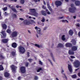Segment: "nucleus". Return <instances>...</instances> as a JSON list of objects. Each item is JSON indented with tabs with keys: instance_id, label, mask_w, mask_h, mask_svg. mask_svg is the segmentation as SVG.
Listing matches in <instances>:
<instances>
[{
	"instance_id": "nucleus-50",
	"label": "nucleus",
	"mask_w": 80,
	"mask_h": 80,
	"mask_svg": "<svg viewBox=\"0 0 80 80\" xmlns=\"http://www.w3.org/2000/svg\"><path fill=\"white\" fill-rule=\"evenodd\" d=\"M29 54H30V53H29V52H28L27 53V54L28 57H29L30 56L29 55Z\"/></svg>"
},
{
	"instance_id": "nucleus-5",
	"label": "nucleus",
	"mask_w": 80,
	"mask_h": 80,
	"mask_svg": "<svg viewBox=\"0 0 80 80\" xmlns=\"http://www.w3.org/2000/svg\"><path fill=\"white\" fill-rule=\"evenodd\" d=\"M35 28L37 30V32L38 34H41V29L40 28H38L37 27H35Z\"/></svg>"
},
{
	"instance_id": "nucleus-20",
	"label": "nucleus",
	"mask_w": 80,
	"mask_h": 80,
	"mask_svg": "<svg viewBox=\"0 0 80 80\" xmlns=\"http://www.w3.org/2000/svg\"><path fill=\"white\" fill-rule=\"evenodd\" d=\"M61 38L63 41H65V40H66V38H65V35L62 36Z\"/></svg>"
},
{
	"instance_id": "nucleus-43",
	"label": "nucleus",
	"mask_w": 80,
	"mask_h": 80,
	"mask_svg": "<svg viewBox=\"0 0 80 80\" xmlns=\"http://www.w3.org/2000/svg\"><path fill=\"white\" fill-rule=\"evenodd\" d=\"M47 29V27H45L43 28V30H46Z\"/></svg>"
},
{
	"instance_id": "nucleus-55",
	"label": "nucleus",
	"mask_w": 80,
	"mask_h": 80,
	"mask_svg": "<svg viewBox=\"0 0 80 80\" xmlns=\"http://www.w3.org/2000/svg\"><path fill=\"white\" fill-rule=\"evenodd\" d=\"M42 8H43V9H46V7H45L44 6H43L42 7Z\"/></svg>"
},
{
	"instance_id": "nucleus-42",
	"label": "nucleus",
	"mask_w": 80,
	"mask_h": 80,
	"mask_svg": "<svg viewBox=\"0 0 80 80\" xmlns=\"http://www.w3.org/2000/svg\"><path fill=\"white\" fill-rule=\"evenodd\" d=\"M63 18V17H58V18L59 19V20H60V19H62V18Z\"/></svg>"
},
{
	"instance_id": "nucleus-53",
	"label": "nucleus",
	"mask_w": 80,
	"mask_h": 80,
	"mask_svg": "<svg viewBox=\"0 0 80 80\" xmlns=\"http://www.w3.org/2000/svg\"><path fill=\"white\" fill-rule=\"evenodd\" d=\"M69 60L71 62H73V60L70 58H69Z\"/></svg>"
},
{
	"instance_id": "nucleus-63",
	"label": "nucleus",
	"mask_w": 80,
	"mask_h": 80,
	"mask_svg": "<svg viewBox=\"0 0 80 80\" xmlns=\"http://www.w3.org/2000/svg\"><path fill=\"white\" fill-rule=\"evenodd\" d=\"M78 36L80 37V32H79L78 33Z\"/></svg>"
},
{
	"instance_id": "nucleus-34",
	"label": "nucleus",
	"mask_w": 80,
	"mask_h": 80,
	"mask_svg": "<svg viewBox=\"0 0 80 80\" xmlns=\"http://www.w3.org/2000/svg\"><path fill=\"white\" fill-rule=\"evenodd\" d=\"M0 57L2 59H3V58H5V57L3 56V55L1 54H0Z\"/></svg>"
},
{
	"instance_id": "nucleus-49",
	"label": "nucleus",
	"mask_w": 80,
	"mask_h": 80,
	"mask_svg": "<svg viewBox=\"0 0 80 80\" xmlns=\"http://www.w3.org/2000/svg\"><path fill=\"white\" fill-rule=\"evenodd\" d=\"M38 77L37 76H35V79L36 80H38Z\"/></svg>"
},
{
	"instance_id": "nucleus-23",
	"label": "nucleus",
	"mask_w": 80,
	"mask_h": 80,
	"mask_svg": "<svg viewBox=\"0 0 80 80\" xmlns=\"http://www.w3.org/2000/svg\"><path fill=\"white\" fill-rule=\"evenodd\" d=\"M75 4L76 5H80V2L77 1H75Z\"/></svg>"
},
{
	"instance_id": "nucleus-2",
	"label": "nucleus",
	"mask_w": 80,
	"mask_h": 80,
	"mask_svg": "<svg viewBox=\"0 0 80 80\" xmlns=\"http://www.w3.org/2000/svg\"><path fill=\"white\" fill-rule=\"evenodd\" d=\"M30 12L32 13V14L35 17H38V14L37 12H36V10L35 9H30Z\"/></svg>"
},
{
	"instance_id": "nucleus-61",
	"label": "nucleus",
	"mask_w": 80,
	"mask_h": 80,
	"mask_svg": "<svg viewBox=\"0 0 80 80\" xmlns=\"http://www.w3.org/2000/svg\"><path fill=\"white\" fill-rule=\"evenodd\" d=\"M2 80V77L0 76V80Z\"/></svg>"
},
{
	"instance_id": "nucleus-39",
	"label": "nucleus",
	"mask_w": 80,
	"mask_h": 80,
	"mask_svg": "<svg viewBox=\"0 0 80 80\" xmlns=\"http://www.w3.org/2000/svg\"><path fill=\"white\" fill-rule=\"evenodd\" d=\"M45 20V19L44 18H43L41 20L42 22H44Z\"/></svg>"
},
{
	"instance_id": "nucleus-6",
	"label": "nucleus",
	"mask_w": 80,
	"mask_h": 80,
	"mask_svg": "<svg viewBox=\"0 0 80 80\" xmlns=\"http://www.w3.org/2000/svg\"><path fill=\"white\" fill-rule=\"evenodd\" d=\"M21 71L22 73H25L26 70H25V67H22L20 68Z\"/></svg>"
},
{
	"instance_id": "nucleus-30",
	"label": "nucleus",
	"mask_w": 80,
	"mask_h": 80,
	"mask_svg": "<svg viewBox=\"0 0 80 80\" xmlns=\"http://www.w3.org/2000/svg\"><path fill=\"white\" fill-rule=\"evenodd\" d=\"M7 33H11V30L10 29H7L6 31Z\"/></svg>"
},
{
	"instance_id": "nucleus-8",
	"label": "nucleus",
	"mask_w": 80,
	"mask_h": 80,
	"mask_svg": "<svg viewBox=\"0 0 80 80\" xmlns=\"http://www.w3.org/2000/svg\"><path fill=\"white\" fill-rule=\"evenodd\" d=\"M17 35H18V32L15 31L13 32L12 34V37H17Z\"/></svg>"
},
{
	"instance_id": "nucleus-7",
	"label": "nucleus",
	"mask_w": 80,
	"mask_h": 80,
	"mask_svg": "<svg viewBox=\"0 0 80 80\" xmlns=\"http://www.w3.org/2000/svg\"><path fill=\"white\" fill-rule=\"evenodd\" d=\"M76 10V8H75L74 7L72 8H69V10L70 12H71V13H74L75 12V10Z\"/></svg>"
},
{
	"instance_id": "nucleus-11",
	"label": "nucleus",
	"mask_w": 80,
	"mask_h": 80,
	"mask_svg": "<svg viewBox=\"0 0 80 80\" xmlns=\"http://www.w3.org/2000/svg\"><path fill=\"white\" fill-rule=\"evenodd\" d=\"M68 70L70 72H72V70H73L72 69V66L68 64Z\"/></svg>"
},
{
	"instance_id": "nucleus-3",
	"label": "nucleus",
	"mask_w": 80,
	"mask_h": 80,
	"mask_svg": "<svg viewBox=\"0 0 80 80\" xmlns=\"http://www.w3.org/2000/svg\"><path fill=\"white\" fill-rule=\"evenodd\" d=\"M18 49L20 53H23L25 52V48L21 46L19 47Z\"/></svg>"
},
{
	"instance_id": "nucleus-47",
	"label": "nucleus",
	"mask_w": 80,
	"mask_h": 80,
	"mask_svg": "<svg viewBox=\"0 0 80 80\" xmlns=\"http://www.w3.org/2000/svg\"><path fill=\"white\" fill-rule=\"evenodd\" d=\"M31 23H35V21H34V20H32L31 22Z\"/></svg>"
},
{
	"instance_id": "nucleus-21",
	"label": "nucleus",
	"mask_w": 80,
	"mask_h": 80,
	"mask_svg": "<svg viewBox=\"0 0 80 80\" xmlns=\"http://www.w3.org/2000/svg\"><path fill=\"white\" fill-rule=\"evenodd\" d=\"M1 33L2 34L3 37H5L6 36V33H5V31H3L1 32Z\"/></svg>"
},
{
	"instance_id": "nucleus-44",
	"label": "nucleus",
	"mask_w": 80,
	"mask_h": 80,
	"mask_svg": "<svg viewBox=\"0 0 80 80\" xmlns=\"http://www.w3.org/2000/svg\"><path fill=\"white\" fill-rule=\"evenodd\" d=\"M39 64L40 65H42V62L41 61H39Z\"/></svg>"
},
{
	"instance_id": "nucleus-33",
	"label": "nucleus",
	"mask_w": 80,
	"mask_h": 80,
	"mask_svg": "<svg viewBox=\"0 0 80 80\" xmlns=\"http://www.w3.org/2000/svg\"><path fill=\"white\" fill-rule=\"evenodd\" d=\"M46 12H47V13H48V15H50V12H49L48 11V10L46 9Z\"/></svg>"
},
{
	"instance_id": "nucleus-51",
	"label": "nucleus",
	"mask_w": 80,
	"mask_h": 80,
	"mask_svg": "<svg viewBox=\"0 0 80 80\" xmlns=\"http://www.w3.org/2000/svg\"><path fill=\"white\" fill-rule=\"evenodd\" d=\"M28 63L26 62V67H28Z\"/></svg>"
},
{
	"instance_id": "nucleus-62",
	"label": "nucleus",
	"mask_w": 80,
	"mask_h": 80,
	"mask_svg": "<svg viewBox=\"0 0 80 80\" xmlns=\"http://www.w3.org/2000/svg\"><path fill=\"white\" fill-rule=\"evenodd\" d=\"M79 68H78V69H76L75 70V71H77V70H79Z\"/></svg>"
},
{
	"instance_id": "nucleus-58",
	"label": "nucleus",
	"mask_w": 80,
	"mask_h": 80,
	"mask_svg": "<svg viewBox=\"0 0 80 80\" xmlns=\"http://www.w3.org/2000/svg\"><path fill=\"white\" fill-rule=\"evenodd\" d=\"M20 78H21V77H18V80H20Z\"/></svg>"
},
{
	"instance_id": "nucleus-38",
	"label": "nucleus",
	"mask_w": 80,
	"mask_h": 80,
	"mask_svg": "<svg viewBox=\"0 0 80 80\" xmlns=\"http://www.w3.org/2000/svg\"><path fill=\"white\" fill-rule=\"evenodd\" d=\"M76 26L78 27H79L80 26V24H79V23H77L76 24Z\"/></svg>"
},
{
	"instance_id": "nucleus-31",
	"label": "nucleus",
	"mask_w": 80,
	"mask_h": 80,
	"mask_svg": "<svg viewBox=\"0 0 80 80\" xmlns=\"http://www.w3.org/2000/svg\"><path fill=\"white\" fill-rule=\"evenodd\" d=\"M11 8L13 12H17V10H16V9L15 8H12V7H11Z\"/></svg>"
},
{
	"instance_id": "nucleus-32",
	"label": "nucleus",
	"mask_w": 80,
	"mask_h": 80,
	"mask_svg": "<svg viewBox=\"0 0 80 80\" xmlns=\"http://www.w3.org/2000/svg\"><path fill=\"white\" fill-rule=\"evenodd\" d=\"M35 45L36 47H38V48H40V46L38 44H35Z\"/></svg>"
},
{
	"instance_id": "nucleus-13",
	"label": "nucleus",
	"mask_w": 80,
	"mask_h": 80,
	"mask_svg": "<svg viewBox=\"0 0 80 80\" xmlns=\"http://www.w3.org/2000/svg\"><path fill=\"white\" fill-rule=\"evenodd\" d=\"M12 47H13V48H15L17 47V44L15 42H13L12 44Z\"/></svg>"
},
{
	"instance_id": "nucleus-59",
	"label": "nucleus",
	"mask_w": 80,
	"mask_h": 80,
	"mask_svg": "<svg viewBox=\"0 0 80 80\" xmlns=\"http://www.w3.org/2000/svg\"><path fill=\"white\" fill-rule=\"evenodd\" d=\"M41 25H42V26H43V25H44V23H42L41 24Z\"/></svg>"
},
{
	"instance_id": "nucleus-46",
	"label": "nucleus",
	"mask_w": 80,
	"mask_h": 80,
	"mask_svg": "<svg viewBox=\"0 0 80 80\" xmlns=\"http://www.w3.org/2000/svg\"><path fill=\"white\" fill-rule=\"evenodd\" d=\"M49 10H50V11H52V8H51V7H49L48 8Z\"/></svg>"
},
{
	"instance_id": "nucleus-16",
	"label": "nucleus",
	"mask_w": 80,
	"mask_h": 80,
	"mask_svg": "<svg viewBox=\"0 0 80 80\" xmlns=\"http://www.w3.org/2000/svg\"><path fill=\"white\" fill-rule=\"evenodd\" d=\"M68 53L69 55H73V54H74V52L71 50H69V51Z\"/></svg>"
},
{
	"instance_id": "nucleus-60",
	"label": "nucleus",
	"mask_w": 80,
	"mask_h": 80,
	"mask_svg": "<svg viewBox=\"0 0 80 80\" xmlns=\"http://www.w3.org/2000/svg\"><path fill=\"white\" fill-rule=\"evenodd\" d=\"M36 36L37 37V38H38L39 37L38 35L37 34H36Z\"/></svg>"
},
{
	"instance_id": "nucleus-26",
	"label": "nucleus",
	"mask_w": 80,
	"mask_h": 80,
	"mask_svg": "<svg viewBox=\"0 0 80 80\" xmlns=\"http://www.w3.org/2000/svg\"><path fill=\"white\" fill-rule=\"evenodd\" d=\"M71 77L72 78H77V75H76L75 74H74L71 76Z\"/></svg>"
},
{
	"instance_id": "nucleus-28",
	"label": "nucleus",
	"mask_w": 80,
	"mask_h": 80,
	"mask_svg": "<svg viewBox=\"0 0 80 80\" xmlns=\"http://www.w3.org/2000/svg\"><path fill=\"white\" fill-rule=\"evenodd\" d=\"M62 22L63 23H65V22H66V23H68V21H67V20H62Z\"/></svg>"
},
{
	"instance_id": "nucleus-64",
	"label": "nucleus",
	"mask_w": 80,
	"mask_h": 80,
	"mask_svg": "<svg viewBox=\"0 0 80 80\" xmlns=\"http://www.w3.org/2000/svg\"><path fill=\"white\" fill-rule=\"evenodd\" d=\"M16 7L17 8H19V6H16Z\"/></svg>"
},
{
	"instance_id": "nucleus-25",
	"label": "nucleus",
	"mask_w": 80,
	"mask_h": 80,
	"mask_svg": "<svg viewBox=\"0 0 80 80\" xmlns=\"http://www.w3.org/2000/svg\"><path fill=\"white\" fill-rule=\"evenodd\" d=\"M58 47H63V45L60 43L58 44Z\"/></svg>"
},
{
	"instance_id": "nucleus-24",
	"label": "nucleus",
	"mask_w": 80,
	"mask_h": 80,
	"mask_svg": "<svg viewBox=\"0 0 80 80\" xmlns=\"http://www.w3.org/2000/svg\"><path fill=\"white\" fill-rule=\"evenodd\" d=\"M63 78H65V80H68V78H67V77L66 76V75H65V74H63Z\"/></svg>"
},
{
	"instance_id": "nucleus-27",
	"label": "nucleus",
	"mask_w": 80,
	"mask_h": 80,
	"mask_svg": "<svg viewBox=\"0 0 80 80\" xmlns=\"http://www.w3.org/2000/svg\"><path fill=\"white\" fill-rule=\"evenodd\" d=\"M72 42L73 44V45H75L76 44V41L75 40H72Z\"/></svg>"
},
{
	"instance_id": "nucleus-17",
	"label": "nucleus",
	"mask_w": 80,
	"mask_h": 80,
	"mask_svg": "<svg viewBox=\"0 0 80 80\" xmlns=\"http://www.w3.org/2000/svg\"><path fill=\"white\" fill-rule=\"evenodd\" d=\"M8 39H2V42H3V43H7V42H8Z\"/></svg>"
},
{
	"instance_id": "nucleus-22",
	"label": "nucleus",
	"mask_w": 80,
	"mask_h": 80,
	"mask_svg": "<svg viewBox=\"0 0 80 80\" xmlns=\"http://www.w3.org/2000/svg\"><path fill=\"white\" fill-rule=\"evenodd\" d=\"M41 13L43 15H44V16H46V13L45 12V11H41Z\"/></svg>"
},
{
	"instance_id": "nucleus-56",
	"label": "nucleus",
	"mask_w": 80,
	"mask_h": 80,
	"mask_svg": "<svg viewBox=\"0 0 80 80\" xmlns=\"http://www.w3.org/2000/svg\"><path fill=\"white\" fill-rule=\"evenodd\" d=\"M4 14L5 15H8V14H7V12H5Z\"/></svg>"
},
{
	"instance_id": "nucleus-57",
	"label": "nucleus",
	"mask_w": 80,
	"mask_h": 80,
	"mask_svg": "<svg viewBox=\"0 0 80 80\" xmlns=\"http://www.w3.org/2000/svg\"><path fill=\"white\" fill-rule=\"evenodd\" d=\"M13 17H17V15H16L15 14H14L13 15Z\"/></svg>"
},
{
	"instance_id": "nucleus-18",
	"label": "nucleus",
	"mask_w": 80,
	"mask_h": 80,
	"mask_svg": "<svg viewBox=\"0 0 80 80\" xmlns=\"http://www.w3.org/2000/svg\"><path fill=\"white\" fill-rule=\"evenodd\" d=\"M73 33V32L72 30H70L69 31V34L70 35H72Z\"/></svg>"
},
{
	"instance_id": "nucleus-37",
	"label": "nucleus",
	"mask_w": 80,
	"mask_h": 80,
	"mask_svg": "<svg viewBox=\"0 0 80 80\" xmlns=\"http://www.w3.org/2000/svg\"><path fill=\"white\" fill-rule=\"evenodd\" d=\"M12 56H15V52H12Z\"/></svg>"
},
{
	"instance_id": "nucleus-10",
	"label": "nucleus",
	"mask_w": 80,
	"mask_h": 80,
	"mask_svg": "<svg viewBox=\"0 0 80 80\" xmlns=\"http://www.w3.org/2000/svg\"><path fill=\"white\" fill-rule=\"evenodd\" d=\"M55 4L57 6H60L62 5V2L60 1H57L55 2Z\"/></svg>"
},
{
	"instance_id": "nucleus-1",
	"label": "nucleus",
	"mask_w": 80,
	"mask_h": 80,
	"mask_svg": "<svg viewBox=\"0 0 80 80\" xmlns=\"http://www.w3.org/2000/svg\"><path fill=\"white\" fill-rule=\"evenodd\" d=\"M73 65H74V67L76 68H78V67H79V66L80 65V62L78 60H75L73 63Z\"/></svg>"
},
{
	"instance_id": "nucleus-35",
	"label": "nucleus",
	"mask_w": 80,
	"mask_h": 80,
	"mask_svg": "<svg viewBox=\"0 0 80 80\" xmlns=\"http://www.w3.org/2000/svg\"><path fill=\"white\" fill-rule=\"evenodd\" d=\"M42 68H39L37 70V72H40V70H42Z\"/></svg>"
},
{
	"instance_id": "nucleus-15",
	"label": "nucleus",
	"mask_w": 80,
	"mask_h": 80,
	"mask_svg": "<svg viewBox=\"0 0 80 80\" xmlns=\"http://www.w3.org/2000/svg\"><path fill=\"white\" fill-rule=\"evenodd\" d=\"M2 27L3 29H7V25L5 24H3L2 25Z\"/></svg>"
},
{
	"instance_id": "nucleus-52",
	"label": "nucleus",
	"mask_w": 80,
	"mask_h": 80,
	"mask_svg": "<svg viewBox=\"0 0 80 80\" xmlns=\"http://www.w3.org/2000/svg\"><path fill=\"white\" fill-rule=\"evenodd\" d=\"M35 2H40V0H34Z\"/></svg>"
},
{
	"instance_id": "nucleus-14",
	"label": "nucleus",
	"mask_w": 80,
	"mask_h": 80,
	"mask_svg": "<svg viewBox=\"0 0 80 80\" xmlns=\"http://www.w3.org/2000/svg\"><path fill=\"white\" fill-rule=\"evenodd\" d=\"M65 46L66 47H70L72 46V44L69 43H67L66 44Z\"/></svg>"
},
{
	"instance_id": "nucleus-36",
	"label": "nucleus",
	"mask_w": 80,
	"mask_h": 80,
	"mask_svg": "<svg viewBox=\"0 0 80 80\" xmlns=\"http://www.w3.org/2000/svg\"><path fill=\"white\" fill-rule=\"evenodd\" d=\"M24 2H25V1H24V0H21V3L22 4H23V3H24Z\"/></svg>"
},
{
	"instance_id": "nucleus-12",
	"label": "nucleus",
	"mask_w": 80,
	"mask_h": 80,
	"mask_svg": "<svg viewBox=\"0 0 80 80\" xmlns=\"http://www.w3.org/2000/svg\"><path fill=\"white\" fill-rule=\"evenodd\" d=\"M78 48V46H74L72 47V51H76V50H77Z\"/></svg>"
},
{
	"instance_id": "nucleus-9",
	"label": "nucleus",
	"mask_w": 80,
	"mask_h": 80,
	"mask_svg": "<svg viewBox=\"0 0 80 80\" xmlns=\"http://www.w3.org/2000/svg\"><path fill=\"white\" fill-rule=\"evenodd\" d=\"M24 23L25 25H30V24H32V22H31V21L25 20L24 21Z\"/></svg>"
},
{
	"instance_id": "nucleus-48",
	"label": "nucleus",
	"mask_w": 80,
	"mask_h": 80,
	"mask_svg": "<svg viewBox=\"0 0 80 80\" xmlns=\"http://www.w3.org/2000/svg\"><path fill=\"white\" fill-rule=\"evenodd\" d=\"M70 57L71 58H75V57L73 56H71Z\"/></svg>"
},
{
	"instance_id": "nucleus-29",
	"label": "nucleus",
	"mask_w": 80,
	"mask_h": 80,
	"mask_svg": "<svg viewBox=\"0 0 80 80\" xmlns=\"http://www.w3.org/2000/svg\"><path fill=\"white\" fill-rule=\"evenodd\" d=\"M3 66H2V65H0V70H3Z\"/></svg>"
},
{
	"instance_id": "nucleus-40",
	"label": "nucleus",
	"mask_w": 80,
	"mask_h": 80,
	"mask_svg": "<svg viewBox=\"0 0 80 80\" xmlns=\"http://www.w3.org/2000/svg\"><path fill=\"white\" fill-rule=\"evenodd\" d=\"M48 60L51 63L52 66H53V63H52V61H51V60H50L49 59H48Z\"/></svg>"
},
{
	"instance_id": "nucleus-45",
	"label": "nucleus",
	"mask_w": 80,
	"mask_h": 80,
	"mask_svg": "<svg viewBox=\"0 0 80 80\" xmlns=\"http://www.w3.org/2000/svg\"><path fill=\"white\" fill-rule=\"evenodd\" d=\"M28 60L30 62H32V59H28Z\"/></svg>"
},
{
	"instance_id": "nucleus-54",
	"label": "nucleus",
	"mask_w": 80,
	"mask_h": 80,
	"mask_svg": "<svg viewBox=\"0 0 80 80\" xmlns=\"http://www.w3.org/2000/svg\"><path fill=\"white\" fill-rule=\"evenodd\" d=\"M19 20H24V19L23 18H19Z\"/></svg>"
},
{
	"instance_id": "nucleus-41",
	"label": "nucleus",
	"mask_w": 80,
	"mask_h": 80,
	"mask_svg": "<svg viewBox=\"0 0 80 80\" xmlns=\"http://www.w3.org/2000/svg\"><path fill=\"white\" fill-rule=\"evenodd\" d=\"M7 10V7H5L3 8V10H4V11H6Z\"/></svg>"
},
{
	"instance_id": "nucleus-19",
	"label": "nucleus",
	"mask_w": 80,
	"mask_h": 80,
	"mask_svg": "<svg viewBox=\"0 0 80 80\" xmlns=\"http://www.w3.org/2000/svg\"><path fill=\"white\" fill-rule=\"evenodd\" d=\"M9 75H10V74L7 72H6L4 73V76L5 77H8L9 76Z\"/></svg>"
},
{
	"instance_id": "nucleus-4",
	"label": "nucleus",
	"mask_w": 80,
	"mask_h": 80,
	"mask_svg": "<svg viewBox=\"0 0 80 80\" xmlns=\"http://www.w3.org/2000/svg\"><path fill=\"white\" fill-rule=\"evenodd\" d=\"M11 67L12 70V72L14 73H15L16 72V69L17 68V67L14 65H12L11 66Z\"/></svg>"
}]
</instances>
